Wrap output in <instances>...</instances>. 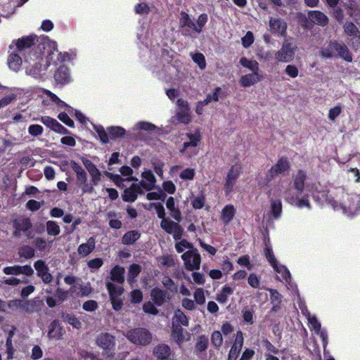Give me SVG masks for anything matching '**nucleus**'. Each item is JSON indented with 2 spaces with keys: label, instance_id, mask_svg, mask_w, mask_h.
<instances>
[{
  "label": "nucleus",
  "instance_id": "obj_1",
  "mask_svg": "<svg viewBox=\"0 0 360 360\" xmlns=\"http://www.w3.org/2000/svg\"><path fill=\"white\" fill-rule=\"evenodd\" d=\"M16 49L20 52H29V58L25 61L30 63L26 67V73L33 77H39L42 70L46 69L53 60L54 51H57L56 41L47 39L40 41L34 36H27L18 39Z\"/></svg>",
  "mask_w": 360,
  "mask_h": 360
},
{
  "label": "nucleus",
  "instance_id": "obj_2",
  "mask_svg": "<svg viewBox=\"0 0 360 360\" xmlns=\"http://www.w3.org/2000/svg\"><path fill=\"white\" fill-rule=\"evenodd\" d=\"M267 195L270 200L280 199V197L283 195L286 201L299 208L305 207L310 209L311 207L308 197L299 198L290 189H285L283 184L274 186L267 192Z\"/></svg>",
  "mask_w": 360,
  "mask_h": 360
},
{
  "label": "nucleus",
  "instance_id": "obj_3",
  "mask_svg": "<svg viewBox=\"0 0 360 360\" xmlns=\"http://www.w3.org/2000/svg\"><path fill=\"white\" fill-rule=\"evenodd\" d=\"M290 169V162L285 158H280L277 163L273 165L266 172L264 179L259 178L257 179L258 185L262 188L268 185L278 174H284Z\"/></svg>",
  "mask_w": 360,
  "mask_h": 360
},
{
  "label": "nucleus",
  "instance_id": "obj_4",
  "mask_svg": "<svg viewBox=\"0 0 360 360\" xmlns=\"http://www.w3.org/2000/svg\"><path fill=\"white\" fill-rule=\"evenodd\" d=\"M124 335L132 343L139 345H148L152 340L151 333L146 329L137 328L124 333Z\"/></svg>",
  "mask_w": 360,
  "mask_h": 360
},
{
  "label": "nucleus",
  "instance_id": "obj_5",
  "mask_svg": "<svg viewBox=\"0 0 360 360\" xmlns=\"http://www.w3.org/2000/svg\"><path fill=\"white\" fill-rule=\"evenodd\" d=\"M359 207H360V197L349 194L343 196V200L340 205V209L347 217L356 214Z\"/></svg>",
  "mask_w": 360,
  "mask_h": 360
},
{
  "label": "nucleus",
  "instance_id": "obj_6",
  "mask_svg": "<svg viewBox=\"0 0 360 360\" xmlns=\"http://www.w3.org/2000/svg\"><path fill=\"white\" fill-rule=\"evenodd\" d=\"M186 136L188 141H184L183 148L180 149V153L188 158H191L198 153L196 147L201 140V136L199 133H188Z\"/></svg>",
  "mask_w": 360,
  "mask_h": 360
},
{
  "label": "nucleus",
  "instance_id": "obj_7",
  "mask_svg": "<svg viewBox=\"0 0 360 360\" xmlns=\"http://www.w3.org/2000/svg\"><path fill=\"white\" fill-rule=\"evenodd\" d=\"M185 267L188 271L200 269L201 257L196 249H192L184 252L181 255Z\"/></svg>",
  "mask_w": 360,
  "mask_h": 360
},
{
  "label": "nucleus",
  "instance_id": "obj_8",
  "mask_svg": "<svg viewBox=\"0 0 360 360\" xmlns=\"http://www.w3.org/2000/svg\"><path fill=\"white\" fill-rule=\"evenodd\" d=\"M97 345L103 349L108 356H112L115 347V338L108 333H102L98 336Z\"/></svg>",
  "mask_w": 360,
  "mask_h": 360
},
{
  "label": "nucleus",
  "instance_id": "obj_9",
  "mask_svg": "<svg viewBox=\"0 0 360 360\" xmlns=\"http://www.w3.org/2000/svg\"><path fill=\"white\" fill-rule=\"evenodd\" d=\"M240 172L241 167L238 165H233L228 172L224 185V189L226 195H229L233 191L236 181L240 176Z\"/></svg>",
  "mask_w": 360,
  "mask_h": 360
},
{
  "label": "nucleus",
  "instance_id": "obj_10",
  "mask_svg": "<svg viewBox=\"0 0 360 360\" xmlns=\"http://www.w3.org/2000/svg\"><path fill=\"white\" fill-rule=\"evenodd\" d=\"M161 228L167 233L172 234L175 240H179L183 233V229L179 224V222H174L167 218L160 222Z\"/></svg>",
  "mask_w": 360,
  "mask_h": 360
},
{
  "label": "nucleus",
  "instance_id": "obj_11",
  "mask_svg": "<svg viewBox=\"0 0 360 360\" xmlns=\"http://www.w3.org/2000/svg\"><path fill=\"white\" fill-rule=\"evenodd\" d=\"M177 110H176V118L177 120L184 124H188L191 120L190 108L188 103L182 99H178L177 101Z\"/></svg>",
  "mask_w": 360,
  "mask_h": 360
},
{
  "label": "nucleus",
  "instance_id": "obj_12",
  "mask_svg": "<svg viewBox=\"0 0 360 360\" xmlns=\"http://www.w3.org/2000/svg\"><path fill=\"white\" fill-rule=\"evenodd\" d=\"M295 56V49L289 43L283 44L280 50L275 53V58L278 62L289 63Z\"/></svg>",
  "mask_w": 360,
  "mask_h": 360
},
{
  "label": "nucleus",
  "instance_id": "obj_13",
  "mask_svg": "<svg viewBox=\"0 0 360 360\" xmlns=\"http://www.w3.org/2000/svg\"><path fill=\"white\" fill-rule=\"evenodd\" d=\"M314 188L316 191L312 193V195L316 201L321 205H330L335 210H340V206L336 205V201L333 198H329L326 191H318L317 185H314Z\"/></svg>",
  "mask_w": 360,
  "mask_h": 360
},
{
  "label": "nucleus",
  "instance_id": "obj_14",
  "mask_svg": "<svg viewBox=\"0 0 360 360\" xmlns=\"http://www.w3.org/2000/svg\"><path fill=\"white\" fill-rule=\"evenodd\" d=\"M171 338L179 346L184 342L189 341L191 338V334L184 330L181 326L172 327Z\"/></svg>",
  "mask_w": 360,
  "mask_h": 360
},
{
  "label": "nucleus",
  "instance_id": "obj_15",
  "mask_svg": "<svg viewBox=\"0 0 360 360\" xmlns=\"http://www.w3.org/2000/svg\"><path fill=\"white\" fill-rule=\"evenodd\" d=\"M3 272L6 275L18 276L24 274L26 276H31L34 273V271L30 265H14L4 267L3 269Z\"/></svg>",
  "mask_w": 360,
  "mask_h": 360
},
{
  "label": "nucleus",
  "instance_id": "obj_16",
  "mask_svg": "<svg viewBox=\"0 0 360 360\" xmlns=\"http://www.w3.org/2000/svg\"><path fill=\"white\" fill-rule=\"evenodd\" d=\"M243 345V335L241 331H238L236 333V338L232 345L229 356L228 360H236Z\"/></svg>",
  "mask_w": 360,
  "mask_h": 360
},
{
  "label": "nucleus",
  "instance_id": "obj_17",
  "mask_svg": "<svg viewBox=\"0 0 360 360\" xmlns=\"http://www.w3.org/2000/svg\"><path fill=\"white\" fill-rule=\"evenodd\" d=\"M269 25L272 33L284 36L287 30L286 22L279 18H270Z\"/></svg>",
  "mask_w": 360,
  "mask_h": 360
},
{
  "label": "nucleus",
  "instance_id": "obj_18",
  "mask_svg": "<svg viewBox=\"0 0 360 360\" xmlns=\"http://www.w3.org/2000/svg\"><path fill=\"white\" fill-rule=\"evenodd\" d=\"M54 79L58 84H65L71 82V76L68 67L60 66L54 75Z\"/></svg>",
  "mask_w": 360,
  "mask_h": 360
},
{
  "label": "nucleus",
  "instance_id": "obj_19",
  "mask_svg": "<svg viewBox=\"0 0 360 360\" xmlns=\"http://www.w3.org/2000/svg\"><path fill=\"white\" fill-rule=\"evenodd\" d=\"M262 79V76L259 72H252L241 76L239 82L243 87L251 86Z\"/></svg>",
  "mask_w": 360,
  "mask_h": 360
},
{
  "label": "nucleus",
  "instance_id": "obj_20",
  "mask_svg": "<svg viewBox=\"0 0 360 360\" xmlns=\"http://www.w3.org/2000/svg\"><path fill=\"white\" fill-rule=\"evenodd\" d=\"M141 193L142 190L140 185L132 184L129 188L124 190L122 199L125 202H134L136 200L138 195Z\"/></svg>",
  "mask_w": 360,
  "mask_h": 360
},
{
  "label": "nucleus",
  "instance_id": "obj_21",
  "mask_svg": "<svg viewBox=\"0 0 360 360\" xmlns=\"http://www.w3.org/2000/svg\"><path fill=\"white\" fill-rule=\"evenodd\" d=\"M307 319L311 329L314 330L317 334L320 335V337L323 341V347H325L327 343V335L325 332L321 331V323L319 322L316 316L310 315L309 314H308Z\"/></svg>",
  "mask_w": 360,
  "mask_h": 360
},
{
  "label": "nucleus",
  "instance_id": "obj_22",
  "mask_svg": "<svg viewBox=\"0 0 360 360\" xmlns=\"http://www.w3.org/2000/svg\"><path fill=\"white\" fill-rule=\"evenodd\" d=\"M142 180L140 184L142 187L148 191H150L154 188L156 179L153 172L150 170H146L142 173Z\"/></svg>",
  "mask_w": 360,
  "mask_h": 360
},
{
  "label": "nucleus",
  "instance_id": "obj_23",
  "mask_svg": "<svg viewBox=\"0 0 360 360\" xmlns=\"http://www.w3.org/2000/svg\"><path fill=\"white\" fill-rule=\"evenodd\" d=\"M96 239L94 237H90L86 243L79 245L77 248L78 255L82 257H86L95 249Z\"/></svg>",
  "mask_w": 360,
  "mask_h": 360
},
{
  "label": "nucleus",
  "instance_id": "obj_24",
  "mask_svg": "<svg viewBox=\"0 0 360 360\" xmlns=\"http://www.w3.org/2000/svg\"><path fill=\"white\" fill-rule=\"evenodd\" d=\"M84 165L91 177V182L93 183V184L98 185V184L101 181V176L100 171L97 169L96 165L93 164L90 160L84 161Z\"/></svg>",
  "mask_w": 360,
  "mask_h": 360
},
{
  "label": "nucleus",
  "instance_id": "obj_25",
  "mask_svg": "<svg viewBox=\"0 0 360 360\" xmlns=\"http://www.w3.org/2000/svg\"><path fill=\"white\" fill-rule=\"evenodd\" d=\"M309 20L320 26H325L328 22V17L323 13L318 11H311L308 14Z\"/></svg>",
  "mask_w": 360,
  "mask_h": 360
},
{
  "label": "nucleus",
  "instance_id": "obj_26",
  "mask_svg": "<svg viewBox=\"0 0 360 360\" xmlns=\"http://www.w3.org/2000/svg\"><path fill=\"white\" fill-rule=\"evenodd\" d=\"M77 182L78 186L81 188L83 193H91L94 191V186L95 185L91 181L87 182L86 173H84L77 176Z\"/></svg>",
  "mask_w": 360,
  "mask_h": 360
},
{
  "label": "nucleus",
  "instance_id": "obj_27",
  "mask_svg": "<svg viewBox=\"0 0 360 360\" xmlns=\"http://www.w3.org/2000/svg\"><path fill=\"white\" fill-rule=\"evenodd\" d=\"M13 226L15 229L20 230L25 233L27 236H30L28 231L32 227L30 219L22 217H18L13 220Z\"/></svg>",
  "mask_w": 360,
  "mask_h": 360
},
{
  "label": "nucleus",
  "instance_id": "obj_28",
  "mask_svg": "<svg viewBox=\"0 0 360 360\" xmlns=\"http://www.w3.org/2000/svg\"><path fill=\"white\" fill-rule=\"evenodd\" d=\"M153 354L157 357V360H168L171 349L168 345L162 344L154 348Z\"/></svg>",
  "mask_w": 360,
  "mask_h": 360
},
{
  "label": "nucleus",
  "instance_id": "obj_29",
  "mask_svg": "<svg viewBox=\"0 0 360 360\" xmlns=\"http://www.w3.org/2000/svg\"><path fill=\"white\" fill-rule=\"evenodd\" d=\"M166 207L169 210L170 214L176 221H181V212L178 207L175 206V202L173 197H169L166 201Z\"/></svg>",
  "mask_w": 360,
  "mask_h": 360
},
{
  "label": "nucleus",
  "instance_id": "obj_30",
  "mask_svg": "<svg viewBox=\"0 0 360 360\" xmlns=\"http://www.w3.org/2000/svg\"><path fill=\"white\" fill-rule=\"evenodd\" d=\"M176 326H188V319L185 314L180 309L174 311L172 321V327Z\"/></svg>",
  "mask_w": 360,
  "mask_h": 360
},
{
  "label": "nucleus",
  "instance_id": "obj_31",
  "mask_svg": "<svg viewBox=\"0 0 360 360\" xmlns=\"http://www.w3.org/2000/svg\"><path fill=\"white\" fill-rule=\"evenodd\" d=\"M336 48V57H340L347 62H351L352 60V56L349 51L348 48L344 44L339 43L337 41V44H335Z\"/></svg>",
  "mask_w": 360,
  "mask_h": 360
},
{
  "label": "nucleus",
  "instance_id": "obj_32",
  "mask_svg": "<svg viewBox=\"0 0 360 360\" xmlns=\"http://www.w3.org/2000/svg\"><path fill=\"white\" fill-rule=\"evenodd\" d=\"M236 209L233 205H226L221 210V219L225 225L228 224L234 217Z\"/></svg>",
  "mask_w": 360,
  "mask_h": 360
},
{
  "label": "nucleus",
  "instance_id": "obj_33",
  "mask_svg": "<svg viewBox=\"0 0 360 360\" xmlns=\"http://www.w3.org/2000/svg\"><path fill=\"white\" fill-rule=\"evenodd\" d=\"M48 335L51 338L60 339L63 336V328L56 320L53 321L49 326Z\"/></svg>",
  "mask_w": 360,
  "mask_h": 360
},
{
  "label": "nucleus",
  "instance_id": "obj_34",
  "mask_svg": "<svg viewBox=\"0 0 360 360\" xmlns=\"http://www.w3.org/2000/svg\"><path fill=\"white\" fill-rule=\"evenodd\" d=\"M274 271L280 275V279L286 283L290 285L291 283V275L289 270L286 268V266L277 264L274 267Z\"/></svg>",
  "mask_w": 360,
  "mask_h": 360
},
{
  "label": "nucleus",
  "instance_id": "obj_35",
  "mask_svg": "<svg viewBox=\"0 0 360 360\" xmlns=\"http://www.w3.org/2000/svg\"><path fill=\"white\" fill-rule=\"evenodd\" d=\"M306 174L304 171L300 170L293 177V187L300 193L303 191Z\"/></svg>",
  "mask_w": 360,
  "mask_h": 360
},
{
  "label": "nucleus",
  "instance_id": "obj_36",
  "mask_svg": "<svg viewBox=\"0 0 360 360\" xmlns=\"http://www.w3.org/2000/svg\"><path fill=\"white\" fill-rule=\"evenodd\" d=\"M269 292L271 302L272 304L271 310L273 311H278L281 309L282 296L276 290L269 289Z\"/></svg>",
  "mask_w": 360,
  "mask_h": 360
},
{
  "label": "nucleus",
  "instance_id": "obj_37",
  "mask_svg": "<svg viewBox=\"0 0 360 360\" xmlns=\"http://www.w3.org/2000/svg\"><path fill=\"white\" fill-rule=\"evenodd\" d=\"M335 44H337V41H331L328 45L323 47L320 51L321 56L325 58L336 57V48L333 47L335 46Z\"/></svg>",
  "mask_w": 360,
  "mask_h": 360
},
{
  "label": "nucleus",
  "instance_id": "obj_38",
  "mask_svg": "<svg viewBox=\"0 0 360 360\" xmlns=\"http://www.w3.org/2000/svg\"><path fill=\"white\" fill-rule=\"evenodd\" d=\"M22 58L18 54L11 53L8 58V65L11 70L18 72L22 65Z\"/></svg>",
  "mask_w": 360,
  "mask_h": 360
},
{
  "label": "nucleus",
  "instance_id": "obj_39",
  "mask_svg": "<svg viewBox=\"0 0 360 360\" xmlns=\"http://www.w3.org/2000/svg\"><path fill=\"white\" fill-rule=\"evenodd\" d=\"M151 297L156 304L161 306L166 301L167 292L159 288H154L151 290Z\"/></svg>",
  "mask_w": 360,
  "mask_h": 360
},
{
  "label": "nucleus",
  "instance_id": "obj_40",
  "mask_svg": "<svg viewBox=\"0 0 360 360\" xmlns=\"http://www.w3.org/2000/svg\"><path fill=\"white\" fill-rule=\"evenodd\" d=\"M70 291L76 292L80 297H86L90 295L92 289L89 283L85 285H74L70 288Z\"/></svg>",
  "mask_w": 360,
  "mask_h": 360
},
{
  "label": "nucleus",
  "instance_id": "obj_41",
  "mask_svg": "<svg viewBox=\"0 0 360 360\" xmlns=\"http://www.w3.org/2000/svg\"><path fill=\"white\" fill-rule=\"evenodd\" d=\"M240 63L243 67L251 70L252 72H259V63L255 60H250L245 57H242L240 59Z\"/></svg>",
  "mask_w": 360,
  "mask_h": 360
},
{
  "label": "nucleus",
  "instance_id": "obj_42",
  "mask_svg": "<svg viewBox=\"0 0 360 360\" xmlns=\"http://www.w3.org/2000/svg\"><path fill=\"white\" fill-rule=\"evenodd\" d=\"M209 344L208 338L205 335H201L198 336L196 339V342L195 345V352L197 353H202L205 352L207 347Z\"/></svg>",
  "mask_w": 360,
  "mask_h": 360
},
{
  "label": "nucleus",
  "instance_id": "obj_43",
  "mask_svg": "<svg viewBox=\"0 0 360 360\" xmlns=\"http://www.w3.org/2000/svg\"><path fill=\"white\" fill-rule=\"evenodd\" d=\"M270 202L271 214L275 219H278L282 213V204L281 199H271L270 200Z\"/></svg>",
  "mask_w": 360,
  "mask_h": 360
},
{
  "label": "nucleus",
  "instance_id": "obj_44",
  "mask_svg": "<svg viewBox=\"0 0 360 360\" xmlns=\"http://www.w3.org/2000/svg\"><path fill=\"white\" fill-rule=\"evenodd\" d=\"M124 268L119 266H116L111 270V279L119 283H122L124 281Z\"/></svg>",
  "mask_w": 360,
  "mask_h": 360
},
{
  "label": "nucleus",
  "instance_id": "obj_45",
  "mask_svg": "<svg viewBox=\"0 0 360 360\" xmlns=\"http://www.w3.org/2000/svg\"><path fill=\"white\" fill-rule=\"evenodd\" d=\"M208 21V16L206 13L200 14L197 19L196 23L194 22V26L192 27V30L197 33H200L202 30L203 27Z\"/></svg>",
  "mask_w": 360,
  "mask_h": 360
},
{
  "label": "nucleus",
  "instance_id": "obj_46",
  "mask_svg": "<svg viewBox=\"0 0 360 360\" xmlns=\"http://www.w3.org/2000/svg\"><path fill=\"white\" fill-rule=\"evenodd\" d=\"M140 237V233L137 231H130L126 233L122 237V243L130 245L136 241Z\"/></svg>",
  "mask_w": 360,
  "mask_h": 360
},
{
  "label": "nucleus",
  "instance_id": "obj_47",
  "mask_svg": "<svg viewBox=\"0 0 360 360\" xmlns=\"http://www.w3.org/2000/svg\"><path fill=\"white\" fill-rule=\"evenodd\" d=\"M233 290L231 287L228 285L224 286L219 294H218L217 300L220 303L226 302L228 297L233 294Z\"/></svg>",
  "mask_w": 360,
  "mask_h": 360
},
{
  "label": "nucleus",
  "instance_id": "obj_48",
  "mask_svg": "<svg viewBox=\"0 0 360 360\" xmlns=\"http://www.w3.org/2000/svg\"><path fill=\"white\" fill-rule=\"evenodd\" d=\"M62 317L64 321L71 325L73 328L79 329L82 327V323L75 316L64 314Z\"/></svg>",
  "mask_w": 360,
  "mask_h": 360
},
{
  "label": "nucleus",
  "instance_id": "obj_49",
  "mask_svg": "<svg viewBox=\"0 0 360 360\" xmlns=\"http://www.w3.org/2000/svg\"><path fill=\"white\" fill-rule=\"evenodd\" d=\"M345 32L347 34L354 37H359L360 32L356 26L352 22H346L344 25Z\"/></svg>",
  "mask_w": 360,
  "mask_h": 360
},
{
  "label": "nucleus",
  "instance_id": "obj_50",
  "mask_svg": "<svg viewBox=\"0 0 360 360\" xmlns=\"http://www.w3.org/2000/svg\"><path fill=\"white\" fill-rule=\"evenodd\" d=\"M46 231L49 235L55 236L60 233V229L56 221H48L46 222Z\"/></svg>",
  "mask_w": 360,
  "mask_h": 360
},
{
  "label": "nucleus",
  "instance_id": "obj_51",
  "mask_svg": "<svg viewBox=\"0 0 360 360\" xmlns=\"http://www.w3.org/2000/svg\"><path fill=\"white\" fill-rule=\"evenodd\" d=\"M106 287L109 292L110 297H119L122 293V288L121 287L116 286L110 282L106 283Z\"/></svg>",
  "mask_w": 360,
  "mask_h": 360
},
{
  "label": "nucleus",
  "instance_id": "obj_52",
  "mask_svg": "<svg viewBox=\"0 0 360 360\" xmlns=\"http://www.w3.org/2000/svg\"><path fill=\"white\" fill-rule=\"evenodd\" d=\"M18 254L20 257L32 258L34 256V250L28 245L22 246L19 249Z\"/></svg>",
  "mask_w": 360,
  "mask_h": 360
},
{
  "label": "nucleus",
  "instance_id": "obj_53",
  "mask_svg": "<svg viewBox=\"0 0 360 360\" xmlns=\"http://www.w3.org/2000/svg\"><path fill=\"white\" fill-rule=\"evenodd\" d=\"M180 26L181 28L187 27L190 29H192V27L194 26V22L191 20L190 16L185 12L181 13Z\"/></svg>",
  "mask_w": 360,
  "mask_h": 360
},
{
  "label": "nucleus",
  "instance_id": "obj_54",
  "mask_svg": "<svg viewBox=\"0 0 360 360\" xmlns=\"http://www.w3.org/2000/svg\"><path fill=\"white\" fill-rule=\"evenodd\" d=\"M46 95L49 96L51 100L55 103H56L58 107H66L68 108V112H71V111L72 110V108L70 106L68 105L64 101H61L56 95L51 93V91H46Z\"/></svg>",
  "mask_w": 360,
  "mask_h": 360
},
{
  "label": "nucleus",
  "instance_id": "obj_55",
  "mask_svg": "<svg viewBox=\"0 0 360 360\" xmlns=\"http://www.w3.org/2000/svg\"><path fill=\"white\" fill-rule=\"evenodd\" d=\"M211 342L214 347H220L223 343V337L221 333L219 330L214 331L211 335Z\"/></svg>",
  "mask_w": 360,
  "mask_h": 360
},
{
  "label": "nucleus",
  "instance_id": "obj_56",
  "mask_svg": "<svg viewBox=\"0 0 360 360\" xmlns=\"http://www.w3.org/2000/svg\"><path fill=\"white\" fill-rule=\"evenodd\" d=\"M141 271V266L138 264H132L129 269L128 281L131 283L134 281L135 278L139 274Z\"/></svg>",
  "mask_w": 360,
  "mask_h": 360
},
{
  "label": "nucleus",
  "instance_id": "obj_57",
  "mask_svg": "<svg viewBox=\"0 0 360 360\" xmlns=\"http://www.w3.org/2000/svg\"><path fill=\"white\" fill-rule=\"evenodd\" d=\"M264 255L267 261L269 262L272 267H274L278 264V262L274 256L271 248L267 244L266 245V248L264 249Z\"/></svg>",
  "mask_w": 360,
  "mask_h": 360
},
{
  "label": "nucleus",
  "instance_id": "obj_58",
  "mask_svg": "<svg viewBox=\"0 0 360 360\" xmlns=\"http://www.w3.org/2000/svg\"><path fill=\"white\" fill-rule=\"evenodd\" d=\"M255 37L253 33L250 31L246 32L245 35L241 39L242 45L244 48H249L254 42Z\"/></svg>",
  "mask_w": 360,
  "mask_h": 360
},
{
  "label": "nucleus",
  "instance_id": "obj_59",
  "mask_svg": "<svg viewBox=\"0 0 360 360\" xmlns=\"http://www.w3.org/2000/svg\"><path fill=\"white\" fill-rule=\"evenodd\" d=\"M192 58H193V61L198 64V67L201 70H203L205 68L206 62H205V56L202 53H195L192 56Z\"/></svg>",
  "mask_w": 360,
  "mask_h": 360
},
{
  "label": "nucleus",
  "instance_id": "obj_60",
  "mask_svg": "<svg viewBox=\"0 0 360 360\" xmlns=\"http://www.w3.org/2000/svg\"><path fill=\"white\" fill-rule=\"evenodd\" d=\"M175 248L178 252H182L186 249H188V250L194 249L193 248L192 244H191L186 240H181L179 242L176 243L175 245Z\"/></svg>",
  "mask_w": 360,
  "mask_h": 360
},
{
  "label": "nucleus",
  "instance_id": "obj_61",
  "mask_svg": "<svg viewBox=\"0 0 360 360\" xmlns=\"http://www.w3.org/2000/svg\"><path fill=\"white\" fill-rule=\"evenodd\" d=\"M16 94H10L0 99V109L14 102L16 100Z\"/></svg>",
  "mask_w": 360,
  "mask_h": 360
},
{
  "label": "nucleus",
  "instance_id": "obj_62",
  "mask_svg": "<svg viewBox=\"0 0 360 360\" xmlns=\"http://www.w3.org/2000/svg\"><path fill=\"white\" fill-rule=\"evenodd\" d=\"M44 132L43 127L39 124H31L28 127V133L32 136H39Z\"/></svg>",
  "mask_w": 360,
  "mask_h": 360
},
{
  "label": "nucleus",
  "instance_id": "obj_63",
  "mask_svg": "<svg viewBox=\"0 0 360 360\" xmlns=\"http://www.w3.org/2000/svg\"><path fill=\"white\" fill-rule=\"evenodd\" d=\"M150 207H154V209L155 210V211L157 212L158 217L160 219H162V220L167 219L165 217V208L161 203H159V202L158 203H155V202L150 203Z\"/></svg>",
  "mask_w": 360,
  "mask_h": 360
},
{
  "label": "nucleus",
  "instance_id": "obj_64",
  "mask_svg": "<svg viewBox=\"0 0 360 360\" xmlns=\"http://www.w3.org/2000/svg\"><path fill=\"white\" fill-rule=\"evenodd\" d=\"M103 264V262L102 259L95 258V259H90L88 262L87 265H88L89 268L91 269V272H93L95 270H97L100 267H101Z\"/></svg>",
  "mask_w": 360,
  "mask_h": 360
}]
</instances>
